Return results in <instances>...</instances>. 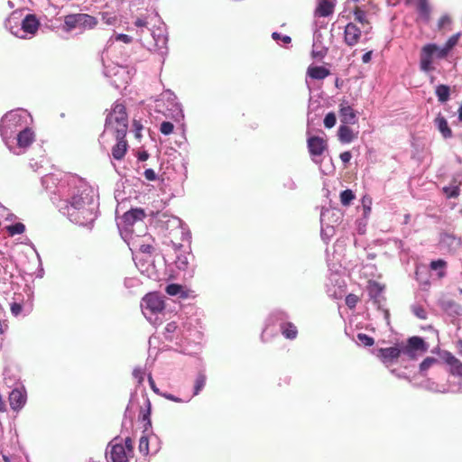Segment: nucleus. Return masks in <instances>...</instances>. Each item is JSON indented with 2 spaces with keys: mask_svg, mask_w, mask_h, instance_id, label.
<instances>
[{
  "mask_svg": "<svg viewBox=\"0 0 462 462\" xmlns=\"http://www.w3.org/2000/svg\"><path fill=\"white\" fill-rule=\"evenodd\" d=\"M283 186L290 189V190H294L296 188H297V184L296 182L292 180V179H288L284 183H283Z\"/></svg>",
  "mask_w": 462,
  "mask_h": 462,
  "instance_id": "obj_59",
  "label": "nucleus"
},
{
  "mask_svg": "<svg viewBox=\"0 0 462 462\" xmlns=\"http://www.w3.org/2000/svg\"><path fill=\"white\" fill-rule=\"evenodd\" d=\"M445 309L447 311H448L450 314L455 316H460L462 315V307L458 303L449 300L447 301L445 304Z\"/></svg>",
  "mask_w": 462,
  "mask_h": 462,
  "instance_id": "obj_35",
  "label": "nucleus"
},
{
  "mask_svg": "<svg viewBox=\"0 0 462 462\" xmlns=\"http://www.w3.org/2000/svg\"><path fill=\"white\" fill-rule=\"evenodd\" d=\"M164 307L162 296L156 292L146 294L141 303L142 312L151 323L156 321V316L162 312Z\"/></svg>",
  "mask_w": 462,
  "mask_h": 462,
  "instance_id": "obj_7",
  "label": "nucleus"
},
{
  "mask_svg": "<svg viewBox=\"0 0 462 462\" xmlns=\"http://www.w3.org/2000/svg\"><path fill=\"white\" fill-rule=\"evenodd\" d=\"M354 199L355 194L351 189H345L340 193V201L344 206L350 205Z\"/></svg>",
  "mask_w": 462,
  "mask_h": 462,
  "instance_id": "obj_39",
  "label": "nucleus"
},
{
  "mask_svg": "<svg viewBox=\"0 0 462 462\" xmlns=\"http://www.w3.org/2000/svg\"><path fill=\"white\" fill-rule=\"evenodd\" d=\"M101 21L106 25L113 26L117 23V17L115 14L104 12L101 14Z\"/></svg>",
  "mask_w": 462,
  "mask_h": 462,
  "instance_id": "obj_41",
  "label": "nucleus"
},
{
  "mask_svg": "<svg viewBox=\"0 0 462 462\" xmlns=\"http://www.w3.org/2000/svg\"><path fill=\"white\" fill-rule=\"evenodd\" d=\"M417 10H418L419 14L421 16H423L424 18L429 17L430 7H429L426 0H420V2L418 3V5H417Z\"/></svg>",
  "mask_w": 462,
  "mask_h": 462,
  "instance_id": "obj_43",
  "label": "nucleus"
},
{
  "mask_svg": "<svg viewBox=\"0 0 462 462\" xmlns=\"http://www.w3.org/2000/svg\"><path fill=\"white\" fill-rule=\"evenodd\" d=\"M430 269L431 270H439V276L443 277L445 275L444 269L447 266L446 261L442 259L434 260L430 263Z\"/></svg>",
  "mask_w": 462,
  "mask_h": 462,
  "instance_id": "obj_37",
  "label": "nucleus"
},
{
  "mask_svg": "<svg viewBox=\"0 0 462 462\" xmlns=\"http://www.w3.org/2000/svg\"><path fill=\"white\" fill-rule=\"evenodd\" d=\"M337 135L342 143H350L356 138L357 134H355L349 126L343 125L339 126Z\"/></svg>",
  "mask_w": 462,
  "mask_h": 462,
  "instance_id": "obj_25",
  "label": "nucleus"
},
{
  "mask_svg": "<svg viewBox=\"0 0 462 462\" xmlns=\"http://www.w3.org/2000/svg\"><path fill=\"white\" fill-rule=\"evenodd\" d=\"M104 74L111 79V85L117 89L125 87L131 79L129 69L115 63L105 66Z\"/></svg>",
  "mask_w": 462,
  "mask_h": 462,
  "instance_id": "obj_9",
  "label": "nucleus"
},
{
  "mask_svg": "<svg viewBox=\"0 0 462 462\" xmlns=\"http://www.w3.org/2000/svg\"><path fill=\"white\" fill-rule=\"evenodd\" d=\"M435 94L438 97L439 102L445 103L449 99L450 88L447 85L440 84L437 86Z\"/></svg>",
  "mask_w": 462,
  "mask_h": 462,
  "instance_id": "obj_32",
  "label": "nucleus"
},
{
  "mask_svg": "<svg viewBox=\"0 0 462 462\" xmlns=\"http://www.w3.org/2000/svg\"><path fill=\"white\" fill-rule=\"evenodd\" d=\"M22 309L23 308L19 303L14 302L11 305V311L14 316H18L21 313Z\"/></svg>",
  "mask_w": 462,
  "mask_h": 462,
  "instance_id": "obj_58",
  "label": "nucleus"
},
{
  "mask_svg": "<svg viewBox=\"0 0 462 462\" xmlns=\"http://www.w3.org/2000/svg\"><path fill=\"white\" fill-rule=\"evenodd\" d=\"M207 377L203 373H199L195 380L193 396L198 395L206 385Z\"/></svg>",
  "mask_w": 462,
  "mask_h": 462,
  "instance_id": "obj_34",
  "label": "nucleus"
},
{
  "mask_svg": "<svg viewBox=\"0 0 462 462\" xmlns=\"http://www.w3.org/2000/svg\"><path fill=\"white\" fill-rule=\"evenodd\" d=\"M145 212L142 208H132L125 212L122 218L121 222L118 223L120 226L122 223L125 226V227L132 226L135 222L142 221L145 217Z\"/></svg>",
  "mask_w": 462,
  "mask_h": 462,
  "instance_id": "obj_20",
  "label": "nucleus"
},
{
  "mask_svg": "<svg viewBox=\"0 0 462 462\" xmlns=\"http://www.w3.org/2000/svg\"><path fill=\"white\" fill-rule=\"evenodd\" d=\"M439 249L444 254L456 255L462 247V238L454 233L442 232L439 234Z\"/></svg>",
  "mask_w": 462,
  "mask_h": 462,
  "instance_id": "obj_12",
  "label": "nucleus"
},
{
  "mask_svg": "<svg viewBox=\"0 0 462 462\" xmlns=\"http://www.w3.org/2000/svg\"><path fill=\"white\" fill-rule=\"evenodd\" d=\"M440 362L439 359L435 358V357H432V356H428L426 357L420 364V366H419V370H420V374L421 375H425L427 371L433 367L434 365H439Z\"/></svg>",
  "mask_w": 462,
  "mask_h": 462,
  "instance_id": "obj_33",
  "label": "nucleus"
},
{
  "mask_svg": "<svg viewBox=\"0 0 462 462\" xmlns=\"http://www.w3.org/2000/svg\"><path fill=\"white\" fill-rule=\"evenodd\" d=\"M411 311L412 313L420 319H427V311L426 310L420 306V305H412L411 306Z\"/></svg>",
  "mask_w": 462,
  "mask_h": 462,
  "instance_id": "obj_45",
  "label": "nucleus"
},
{
  "mask_svg": "<svg viewBox=\"0 0 462 462\" xmlns=\"http://www.w3.org/2000/svg\"><path fill=\"white\" fill-rule=\"evenodd\" d=\"M177 328L178 326L175 322H170L166 325L164 329V335L166 339L171 341L173 339V334L176 332Z\"/></svg>",
  "mask_w": 462,
  "mask_h": 462,
  "instance_id": "obj_44",
  "label": "nucleus"
},
{
  "mask_svg": "<svg viewBox=\"0 0 462 462\" xmlns=\"http://www.w3.org/2000/svg\"><path fill=\"white\" fill-rule=\"evenodd\" d=\"M336 122H337V117L334 113L330 112L326 115V116L324 118V125L327 128H332L336 125Z\"/></svg>",
  "mask_w": 462,
  "mask_h": 462,
  "instance_id": "obj_48",
  "label": "nucleus"
},
{
  "mask_svg": "<svg viewBox=\"0 0 462 462\" xmlns=\"http://www.w3.org/2000/svg\"><path fill=\"white\" fill-rule=\"evenodd\" d=\"M336 0H319L315 15L319 17H328L334 13Z\"/></svg>",
  "mask_w": 462,
  "mask_h": 462,
  "instance_id": "obj_22",
  "label": "nucleus"
},
{
  "mask_svg": "<svg viewBox=\"0 0 462 462\" xmlns=\"http://www.w3.org/2000/svg\"><path fill=\"white\" fill-rule=\"evenodd\" d=\"M64 30L71 32L75 29H80L79 14H69L64 17Z\"/></svg>",
  "mask_w": 462,
  "mask_h": 462,
  "instance_id": "obj_29",
  "label": "nucleus"
},
{
  "mask_svg": "<svg viewBox=\"0 0 462 462\" xmlns=\"http://www.w3.org/2000/svg\"><path fill=\"white\" fill-rule=\"evenodd\" d=\"M272 38L277 42L282 45H289L291 42V38L288 35H282L277 32L272 33Z\"/></svg>",
  "mask_w": 462,
  "mask_h": 462,
  "instance_id": "obj_42",
  "label": "nucleus"
},
{
  "mask_svg": "<svg viewBox=\"0 0 462 462\" xmlns=\"http://www.w3.org/2000/svg\"><path fill=\"white\" fill-rule=\"evenodd\" d=\"M143 175L148 180H155L157 179V175L152 169H146L143 172Z\"/></svg>",
  "mask_w": 462,
  "mask_h": 462,
  "instance_id": "obj_55",
  "label": "nucleus"
},
{
  "mask_svg": "<svg viewBox=\"0 0 462 462\" xmlns=\"http://www.w3.org/2000/svg\"><path fill=\"white\" fill-rule=\"evenodd\" d=\"M352 158V154L350 152L346 151L340 154V159L343 163H348Z\"/></svg>",
  "mask_w": 462,
  "mask_h": 462,
  "instance_id": "obj_62",
  "label": "nucleus"
},
{
  "mask_svg": "<svg viewBox=\"0 0 462 462\" xmlns=\"http://www.w3.org/2000/svg\"><path fill=\"white\" fill-rule=\"evenodd\" d=\"M356 342L358 345L365 346H371L374 345V340L372 337L364 334V333H358L356 336Z\"/></svg>",
  "mask_w": 462,
  "mask_h": 462,
  "instance_id": "obj_38",
  "label": "nucleus"
},
{
  "mask_svg": "<svg viewBox=\"0 0 462 462\" xmlns=\"http://www.w3.org/2000/svg\"><path fill=\"white\" fill-rule=\"evenodd\" d=\"M22 13L14 11L5 20V28L14 36L26 39L28 35L30 38L34 36L40 27V22L34 14H27L19 23Z\"/></svg>",
  "mask_w": 462,
  "mask_h": 462,
  "instance_id": "obj_5",
  "label": "nucleus"
},
{
  "mask_svg": "<svg viewBox=\"0 0 462 462\" xmlns=\"http://www.w3.org/2000/svg\"><path fill=\"white\" fill-rule=\"evenodd\" d=\"M42 184L46 189L55 186L52 202L59 211L71 222L79 226L92 224L97 217V202L94 190L81 178L74 175L59 180L54 174L42 178Z\"/></svg>",
  "mask_w": 462,
  "mask_h": 462,
  "instance_id": "obj_1",
  "label": "nucleus"
},
{
  "mask_svg": "<svg viewBox=\"0 0 462 462\" xmlns=\"http://www.w3.org/2000/svg\"><path fill=\"white\" fill-rule=\"evenodd\" d=\"M173 124L169 121H164L161 124L160 131L162 134L165 135H169L173 132Z\"/></svg>",
  "mask_w": 462,
  "mask_h": 462,
  "instance_id": "obj_49",
  "label": "nucleus"
},
{
  "mask_svg": "<svg viewBox=\"0 0 462 462\" xmlns=\"http://www.w3.org/2000/svg\"><path fill=\"white\" fill-rule=\"evenodd\" d=\"M438 45L435 43H429L422 47L420 51V67L424 72H429L433 69V56H436Z\"/></svg>",
  "mask_w": 462,
  "mask_h": 462,
  "instance_id": "obj_14",
  "label": "nucleus"
},
{
  "mask_svg": "<svg viewBox=\"0 0 462 462\" xmlns=\"http://www.w3.org/2000/svg\"><path fill=\"white\" fill-rule=\"evenodd\" d=\"M358 301V298L354 294H349L346 298V304L350 308L353 309L356 307V303Z\"/></svg>",
  "mask_w": 462,
  "mask_h": 462,
  "instance_id": "obj_53",
  "label": "nucleus"
},
{
  "mask_svg": "<svg viewBox=\"0 0 462 462\" xmlns=\"http://www.w3.org/2000/svg\"><path fill=\"white\" fill-rule=\"evenodd\" d=\"M308 76L314 79H324L327 78L330 71L323 66H310L307 70Z\"/></svg>",
  "mask_w": 462,
  "mask_h": 462,
  "instance_id": "obj_28",
  "label": "nucleus"
},
{
  "mask_svg": "<svg viewBox=\"0 0 462 462\" xmlns=\"http://www.w3.org/2000/svg\"><path fill=\"white\" fill-rule=\"evenodd\" d=\"M32 121L30 113L24 109H14L5 113L0 121V134L5 144H9V139L23 127L30 125Z\"/></svg>",
  "mask_w": 462,
  "mask_h": 462,
  "instance_id": "obj_4",
  "label": "nucleus"
},
{
  "mask_svg": "<svg viewBox=\"0 0 462 462\" xmlns=\"http://www.w3.org/2000/svg\"><path fill=\"white\" fill-rule=\"evenodd\" d=\"M80 29H92L97 24V19L88 14H79Z\"/></svg>",
  "mask_w": 462,
  "mask_h": 462,
  "instance_id": "obj_30",
  "label": "nucleus"
},
{
  "mask_svg": "<svg viewBox=\"0 0 462 462\" xmlns=\"http://www.w3.org/2000/svg\"><path fill=\"white\" fill-rule=\"evenodd\" d=\"M165 291L171 296H179L180 299H186L188 297L187 292L184 291L181 285L176 283H171L166 286Z\"/></svg>",
  "mask_w": 462,
  "mask_h": 462,
  "instance_id": "obj_31",
  "label": "nucleus"
},
{
  "mask_svg": "<svg viewBox=\"0 0 462 462\" xmlns=\"http://www.w3.org/2000/svg\"><path fill=\"white\" fill-rule=\"evenodd\" d=\"M402 355L401 345L380 348L377 352L378 358L386 365L389 366L397 362L398 358Z\"/></svg>",
  "mask_w": 462,
  "mask_h": 462,
  "instance_id": "obj_15",
  "label": "nucleus"
},
{
  "mask_svg": "<svg viewBox=\"0 0 462 462\" xmlns=\"http://www.w3.org/2000/svg\"><path fill=\"white\" fill-rule=\"evenodd\" d=\"M115 39H116V41H120L125 43H129L132 42V37L130 35L124 34V33L116 34Z\"/></svg>",
  "mask_w": 462,
  "mask_h": 462,
  "instance_id": "obj_56",
  "label": "nucleus"
},
{
  "mask_svg": "<svg viewBox=\"0 0 462 462\" xmlns=\"http://www.w3.org/2000/svg\"><path fill=\"white\" fill-rule=\"evenodd\" d=\"M139 450L143 455H147L149 453V439L147 437H141L139 440Z\"/></svg>",
  "mask_w": 462,
  "mask_h": 462,
  "instance_id": "obj_47",
  "label": "nucleus"
},
{
  "mask_svg": "<svg viewBox=\"0 0 462 462\" xmlns=\"http://www.w3.org/2000/svg\"><path fill=\"white\" fill-rule=\"evenodd\" d=\"M435 126L440 132L445 139L452 137V131L448 126V121L440 114L434 120Z\"/></svg>",
  "mask_w": 462,
  "mask_h": 462,
  "instance_id": "obj_26",
  "label": "nucleus"
},
{
  "mask_svg": "<svg viewBox=\"0 0 462 462\" xmlns=\"http://www.w3.org/2000/svg\"><path fill=\"white\" fill-rule=\"evenodd\" d=\"M137 267L140 269V271L143 273H146V275L148 277H151L152 275V273L153 271V266H147L145 269H143V264L142 265H139L138 263H136Z\"/></svg>",
  "mask_w": 462,
  "mask_h": 462,
  "instance_id": "obj_61",
  "label": "nucleus"
},
{
  "mask_svg": "<svg viewBox=\"0 0 462 462\" xmlns=\"http://www.w3.org/2000/svg\"><path fill=\"white\" fill-rule=\"evenodd\" d=\"M139 40L152 48L162 57L167 54L168 36L165 24L156 12H147L137 16L132 23Z\"/></svg>",
  "mask_w": 462,
  "mask_h": 462,
  "instance_id": "obj_2",
  "label": "nucleus"
},
{
  "mask_svg": "<svg viewBox=\"0 0 462 462\" xmlns=\"http://www.w3.org/2000/svg\"><path fill=\"white\" fill-rule=\"evenodd\" d=\"M460 35L461 33L460 32H457L454 35H452L446 42V46L448 47V49H449L450 51L453 49L454 46L457 45L459 38H460Z\"/></svg>",
  "mask_w": 462,
  "mask_h": 462,
  "instance_id": "obj_51",
  "label": "nucleus"
},
{
  "mask_svg": "<svg viewBox=\"0 0 462 462\" xmlns=\"http://www.w3.org/2000/svg\"><path fill=\"white\" fill-rule=\"evenodd\" d=\"M10 406L13 410L22 409L26 402V393L24 390L14 389L9 395Z\"/></svg>",
  "mask_w": 462,
  "mask_h": 462,
  "instance_id": "obj_21",
  "label": "nucleus"
},
{
  "mask_svg": "<svg viewBox=\"0 0 462 462\" xmlns=\"http://www.w3.org/2000/svg\"><path fill=\"white\" fill-rule=\"evenodd\" d=\"M128 128V117L125 106L116 103L108 113L105 122V129L100 135L104 139L106 135L115 136L116 143L112 148V156L115 160H122L127 151L128 144L125 135Z\"/></svg>",
  "mask_w": 462,
  "mask_h": 462,
  "instance_id": "obj_3",
  "label": "nucleus"
},
{
  "mask_svg": "<svg viewBox=\"0 0 462 462\" xmlns=\"http://www.w3.org/2000/svg\"><path fill=\"white\" fill-rule=\"evenodd\" d=\"M35 141V134L30 125L23 127L21 131L9 139V144H5L14 154L20 155Z\"/></svg>",
  "mask_w": 462,
  "mask_h": 462,
  "instance_id": "obj_8",
  "label": "nucleus"
},
{
  "mask_svg": "<svg viewBox=\"0 0 462 462\" xmlns=\"http://www.w3.org/2000/svg\"><path fill=\"white\" fill-rule=\"evenodd\" d=\"M402 356L411 360H417L428 352L429 344L418 336L411 337L406 344H402Z\"/></svg>",
  "mask_w": 462,
  "mask_h": 462,
  "instance_id": "obj_10",
  "label": "nucleus"
},
{
  "mask_svg": "<svg viewBox=\"0 0 462 462\" xmlns=\"http://www.w3.org/2000/svg\"><path fill=\"white\" fill-rule=\"evenodd\" d=\"M116 440L117 439H115L107 446L106 452L107 462H128L131 455L127 453L125 447L122 443H117Z\"/></svg>",
  "mask_w": 462,
  "mask_h": 462,
  "instance_id": "obj_13",
  "label": "nucleus"
},
{
  "mask_svg": "<svg viewBox=\"0 0 462 462\" xmlns=\"http://www.w3.org/2000/svg\"><path fill=\"white\" fill-rule=\"evenodd\" d=\"M367 291L374 305L380 309L384 301V297L383 296V286L376 282H370Z\"/></svg>",
  "mask_w": 462,
  "mask_h": 462,
  "instance_id": "obj_19",
  "label": "nucleus"
},
{
  "mask_svg": "<svg viewBox=\"0 0 462 462\" xmlns=\"http://www.w3.org/2000/svg\"><path fill=\"white\" fill-rule=\"evenodd\" d=\"M362 31L354 23H348L345 27L344 41L350 47L356 45L360 40Z\"/></svg>",
  "mask_w": 462,
  "mask_h": 462,
  "instance_id": "obj_18",
  "label": "nucleus"
},
{
  "mask_svg": "<svg viewBox=\"0 0 462 462\" xmlns=\"http://www.w3.org/2000/svg\"><path fill=\"white\" fill-rule=\"evenodd\" d=\"M354 16H355V21L358 22L363 26L368 24V21L366 19V13H365V11L362 10L360 7L356 6L354 9Z\"/></svg>",
  "mask_w": 462,
  "mask_h": 462,
  "instance_id": "obj_36",
  "label": "nucleus"
},
{
  "mask_svg": "<svg viewBox=\"0 0 462 462\" xmlns=\"http://www.w3.org/2000/svg\"><path fill=\"white\" fill-rule=\"evenodd\" d=\"M162 98L166 99L169 103V106H171L170 110L172 111V116L175 120H180L184 118V114L181 108V105L177 101L176 95L171 91L166 90L162 94Z\"/></svg>",
  "mask_w": 462,
  "mask_h": 462,
  "instance_id": "obj_17",
  "label": "nucleus"
},
{
  "mask_svg": "<svg viewBox=\"0 0 462 462\" xmlns=\"http://www.w3.org/2000/svg\"><path fill=\"white\" fill-rule=\"evenodd\" d=\"M451 23H452V20H451L450 16L448 14H444L439 18V20L438 22V28H439V30L441 31V30L446 29L447 27L450 26Z\"/></svg>",
  "mask_w": 462,
  "mask_h": 462,
  "instance_id": "obj_46",
  "label": "nucleus"
},
{
  "mask_svg": "<svg viewBox=\"0 0 462 462\" xmlns=\"http://www.w3.org/2000/svg\"><path fill=\"white\" fill-rule=\"evenodd\" d=\"M124 447H125L127 453L130 455L133 453V442L130 438H126L125 439V444H123Z\"/></svg>",
  "mask_w": 462,
  "mask_h": 462,
  "instance_id": "obj_63",
  "label": "nucleus"
},
{
  "mask_svg": "<svg viewBox=\"0 0 462 462\" xmlns=\"http://www.w3.org/2000/svg\"><path fill=\"white\" fill-rule=\"evenodd\" d=\"M443 357L450 367V373L462 377V362L449 352H445Z\"/></svg>",
  "mask_w": 462,
  "mask_h": 462,
  "instance_id": "obj_24",
  "label": "nucleus"
},
{
  "mask_svg": "<svg viewBox=\"0 0 462 462\" xmlns=\"http://www.w3.org/2000/svg\"><path fill=\"white\" fill-rule=\"evenodd\" d=\"M161 395L163 396L164 398H166L167 400H170V401H172V402H181L180 398L176 397V396H174L173 394H171V393H163Z\"/></svg>",
  "mask_w": 462,
  "mask_h": 462,
  "instance_id": "obj_64",
  "label": "nucleus"
},
{
  "mask_svg": "<svg viewBox=\"0 0 462 462\" xmlns=\"http://www.w3.org/2000/svg\"><path fill=\"white\" fill-rule=\"evenodd\" d=\"M339 116L344 125H354L357 121L356 111L348 105H340Z\"/></svg>",
  "mask_w": 462,
  "mask_h": 462,
  "instance_id": "obj_23",
  "label": "nucleus"
},
{
  "mask_svg": "<svg viewBox=\"0 0 462 462\" xmlns=\"http://www.w3.org/2000/svg\"><path fill=\"white\" fill-rule=\"evenodd\" d=\"M143 375L144 372L142 368L136 367L133 371V376L137 379V382L139 384H141L143 382Z\"/></svg>",
  "mask_w": 462,
  "mask_h": 462,
  "instance_id": "obj_52",
  "label": "nucleus"
},
{
  "mask_svg": "<svg viewBox=\"0 0 462 462\" xmlns=\"http://www.w3.org/2000/svg\"><path fill=\"white\" fill-rule=\"evenodd\" d=\"M330 217H336L333 223H339L342 217V213L339 209L336 208H324L320 214L321 231L320 236L324 241L329 240L335 233L333 225L330 223Z\"/></svg>",
  "mask_w": 462,
  "mask_h": 462,
  "instance_id": "obj_11",
  "label": "nucleus"
},
{
  "mask_svg": "<svg viewBox=\"0 0 462 462\" xmlns=\"http://www.w3.org/2000/svg\"><path fill=\"white\" fill-rule=\"evenodd\" d=\"M321 33L316 32L314 33V42L312 46L313 58L322 59L327 52V49L322 45Z\"/></svg>",
  "mask_w": 462,
  "mask_h": 462,
  "instance_id": "obj_27",
  "label": "nucleus"
},
{
  "mask_svg": "<svg viewBox=\"0 0 462 462\" xmlns=\"http://www.w3.org/2000/svg\"><path fill=\"white\" fill-rule=\"evenodd\" d=\"M6 228L9 235L13 236L14 235L23 234L25 230V226L23 223L18 222L8 226Z\"/></svg>",
  "mask_w": 462,
  "mask_h": 462,
  "instance_id": "obj_40",
  "label": "nucleus"
},
{
  "mask_svg": "<svg viewBox=\"0 0 462 462\" xmlns=\"http://www.w3.org/2000/svg\"><path fill=\"white\" fill-rule=\"evenodd\" d=\"M288 319V315L281 310L272 311L266 319L265 327L261 336L262 339L264 340V336L273 325L280 327L281 333L285 338L290 340L295 339L298 336L297 327L293 323L289 322Z\"/></svg>",
  "mask_w": 462,
  "mask_h": 462,
  "instance_id": "obj_6",
  "label": "nucleus"
},
{
  "mask_svg": "<svg viewBox=\"0 0 462 462\" xmlns=\"http://www.w3.org/2000/svg\"><path fill=\"white\" fill-rule=\"evenodd\" d=\"M449 51H450V50L448 49V47L446 45H444L442 48L438 46V51H437L436 56L439 59H443L448 55V53Z\"/></svg>",
  "mask_w": 462,
  "mask_h": 462,
  "instance_id": "obj_54",
  "label": "nucleus"
},
{
  "mask_svg": "<svg viewBox=\"0 0 462 462\" xmlns=\"http://www.w3.org/2000/svg\"><path fill=\"white\" fill-rule=\"evenodd\" d=\"M145 403H146V406H147V411L145 412H143V420H147L149 424H151V420H150V412H151V402L149 401V399H146L145 400Z\"/></svg>",
  "mask_w": 462,
  "mask_h": 462,
  "instance_id": "obj_57",
  "label": "nucleus"
},
{
  "mask_svg": "<svg viewBox=\"0 0 462 462\" xmlns=\"http://www.w3.org/2000/svg\"><path fill=\"white\" fill-rule=\"evenodd\" d=\"M370 205H371V199L365 197L363 199V206H364L365 214L370 213V211H371Z\"/></svg>",
  "mask_w": 462,
  "mask_h": 462,
  "instance_id": "obj_60",
  "label": "nucleus"
},
{
  "mask_svg": "<svg viewBox=\"0 0 462 462\" xmlns=\"http://www.w3.org/2000/svg\"><path fill=\"white\" fill-rule=\"evenodd\" d=\"M444 192L448 198H457L459 195V188L457 186L445 187Z\"/></svg>",
  "mask_w": 462,
  "mask_h": 462,
  "instance_id": "obj_50",
  "label": "nucleus"
},
{
  "mask_svg": "<svg viewBox=\"0 0 462 462\" xmlns=\"http://www.w3.org/2000/svg\"><path fill=\"white\" fill-rule=\"evenodd\" d=\"M308 149L310 156L314 162L319 163L316 157L322 155L324 151L327 149V143L325 140L319 136H311L308 138Z\"/></svg>",
  "mask_w": 462,
  "mask_h": 462,
  "instance_id": "obj_16",
  "label": "nucleus"
}]
</instances>
